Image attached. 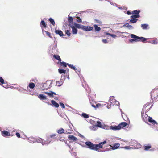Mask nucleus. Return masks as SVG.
Instances as JSON below:
<instances>
[{
  "instance_id": "f257e3e1",
  "label": "nucleus",
  "mask_w": 158,
  "mask_h": 158,
  "mask_svg": "<svg viewBox=\"0 0 158 158\" xmlns=\"http://www.w3.org/2000/svg\"><path fill=\"white\" fill-rule=\"evenodd\" d=\"M131 38H133V39H131L129 40V41L131 43H132L134 41L136 42L139 41V40H141V41L142 42H145L147 40V38L143 37H139L133 34H131Z\"/></svg>"
},
{
  "instance_id": "f03ea898",
  "label": "nucleus",
  "mask_w": 158,
  "mask_h": 158,
  "mask_svg": "<svg viewBox=\"0 0 158 158\" xmlns=\"http://www.w3.org/2000/svg\"><path fill=\"white\" fill-rule=\"evenodd\" d=\"M85 143L89 149L95 150V144H93L90 141L86 142Z\"/></svg>"
},
{
  "instance_id": "7ed1b4c3",
  "label": "nucleus",
  "mask_w": 158,
  "mask_h": 158,
  "mask_svg": "<svg viewBox=\"0 0 158 158\" xmlns=\"http://www.w3.org/2000/svg\"><path fill=\"white\" fill-rule=\"evenodd\" d=\"M52 85V83L50 82L49 81H47L46 83H44L43 84V86L45 89H48L51 87Z\"/></svg>"
},
{
  "instance_id": "20e7f679",
  "label": "nucleus",
  "mask_w": 158,
  "mask_h": 158,
  "mask_svg": "<svg viewBox=\"0 0 158 158\" xmlns=\"http://www.w3.org/2000/svg\"><path fill=\"white\" fill-rule=\"evenodd\" d=\"M102 146L103 144L101 142L99 144H95V150L100 152V151L98 150V149L100 148H102Z\"/></svg>"
},
{
  "instance_id": "39448f33",
  "label": "nucleus",
  "mask_w": 158,
  "mask_h": 158,
  "mask_svg": "<svg viewBox=\"0 0 158 158\" xmlns=\"http://www.w3.org/2000/svg\"><path fill=\"white\" fill-rule=\"evenodd\" d=\"M148 119L149 122L152 123L154 125L155 124L157 125L158 124L157 122L156 121L152 119V117H148Z\"/></svg>"
},
{
  "instance_id": "423d86ee",
  "label": "nucleus",
  "mask_w": 158,
  "mask_h": 158,
  "mask_svg": "<svg viewBox=\"0 0 158 158\" xmlns=\"http://www.w3.org/2000/svg\"><path fill=\"white\" fill-rule=\"evenodd\" d=\"M93 29V27L90 26H84L83 30L87 31H89L92 30Z\"/></svg>"
},
{
  "instance_id": "0eeeda50",
  "label": "nucleus",
  "mask_w": 158,
  "mask_h": 158,
  "mask_svg": "<svg viewBox=\"0 0 158 158\" xmlns=\"http://www.w3.org/2000/svg\"><path fill=\"white\" fill-rule=\"evenodd\" d=\"M44 93L48 95L50 97H54L53 94L56 95V94L53 91H50L49 92H44Z\"/></svg>"
},
{
  "instance_id": "6e6552de",
  "label": "nucleus",
  "mask_w": 158,
  "mask_h": 158,
  "mask_svg": "<svg viewBox=\"0 0 158 158\" xmlns=\"http://www.w3.org/2000/svg\"><path fill=\"white\" fill-rule=\"evenodd\" d=\"M128 124L127 123L125 122H122L121 123L118 125V126L119 127V130L121 128L123 127L126 126H127Z\"/></svg>"
},
{
  "instance_id": "1a4fd4ad",
  "label": "nucleus",
  "mask_w": 158,
  "mask_h": 158,
  "mask_svg": "<svg viewBox=\"0 0 158 158\" xmlns=\"http://www.w3.org/2000/svg\"><path fill=\"white\" fill-rule=\"evenodd\" d=\"M39 98L41 100H46L47 98L46 96L42 94H40L38 96Z\"/></svg>"
},
{
  "instance_id": "9d476101",
  "label": "nucleus",
  "mask_w": 158,
  "mask_h": 158,
  "mask_svg": "<svg viewBox=\"0 0 158 158\" xmlns=\"http://www.w3.org/2000/svg\"><path fill=\"white\" fill-rule=\"evenodd\" d=\"M55 32L56 34L59 35L61 37L63 36L64 35L63 32L60 30H56Z\"/></svg>"
},
{
  "instance_id": "9b49d317",
  "label": "nucleus",
  "mask_w": 158,
  "mask_h": 158,
  "mask_svg": "<svg viewBox=\"0 0 158 158\" xmlns=\"http://www.w3.org/2000/svg\"><path fill=\"white\" fill-rule=\"evenodd\" d=\"M68 138L69 140H73L74 141H76L77 140L76 137L72 135H69L68 136Z\"/></svg>"
},
{
  "instance_id": "f8f14e48",
  "label": "nucleus",
  "mask_w": 158,
  "mask_h": 158,
  "mask_svg": "<svg viewBox=\"0 0 158 158\" xmlns=\"http://www.w3.org/2000/svg\"><path fill=\"white\" fill-rule=\"evenodd\" d=\"M74 26L77 28L78 29H81L82 30L83 29L84 26L83 25H81L77 23H74Z\"/></svg>"
},
{
  "instance_id": "ddd939ff",
  "label": "nucleus",
  "mask_w": 158,
  "mask_h": 158,
  "mask_svg": "<svg viewBox=\"0 0 158 158\" xmlns=\"http://www.w3.org/2000/svg\"><path fill=\"white\" fill-rule=\"evenodd\" d=\"M123 27H127L130 30H132L134 29L133 27L130 25H129L128 23H125L123 25Z\"/></svg>"
},
{
  "instance_id": "4468645a",
  "label": "nucleus",
  "mask_w": 158,
  "mask_h": 158,
  "mask_svg": "<svg viewBox=\"0 0 158 158\" xmlns=\"http://www.w3.org/2000/svg\"><path fill=\"white\" fill-rule=\"evenodd\" d=\"M119 127L118 126H110V130H112L114 131L119 130Z\"/></svg>"
},
{
  "instance_id": "2eb2a0df",
  "label": "nucleus",
  "mask_w": 158,
  "mask_h": 158,
  "mask_svg": "<svg viewBox=\"0 0 158 158\" xmlns=\"http://www.w3.org/2000/svg\"><path fill=\"white\" fill-rule=\"evenodd\" d=\"M51 102L52 103V105L56 108H58L59 106V104L57 103L55 101L53 100L51 101Z\"/></svg>"
},
{
  "instance_id": "dca6fc26",
  "label": "nucleus",
  "mask_w": 158,
  "mask_h": 158,
  "mask_svg": "<svg viewBox=\"0 0 158 158\" xmlns=\"http://www.w3.org/2000/svg\"><path fill=\"white\" fill-rule=\"evenodd\" d=\"M72 33L73 34H76L77 33V28L75 27H72Z\"/></svg>"
},
{
  "instance_id": "f3484780",
  "label": "nucleus",
  "mask_w": 158,
  "mask_h": 158,
  "mask_svg": "<svg viewBox=\"0 0 158 158\" xmlns=\"http://www.w3.org/2000/svg\"><path fill=\"white\" fill-rule=\"evenodd\" d=\"M2 135L4 137L10 135V133L7 131H3L2 132Z\"/></svg>"
},
{
  "instance_id": "a211bd4d",
  "label": "nucleus",
  "mask_w": 158,
  "mask_h": 158,
  "mask_svg": "<svg viewBox=\"0 0 158 158\" xmlns=\"http://www.w3.org/2000/svg\"><path fill=\"white\" fill-rule=\"evenodd\" d=\"M114 100H115L114 99V98L113 96L110 97L109 99V102L111 103V104L114 105Z\"/></svg>"
},
{
  "instance_id": "6ab92c4d",
  "label": "nucleus",
  "mask_w": 158,
  "mask_h": 158,
  "mask_svg": "<svg viewBox=\"0 0 158 158\" xmlns=\"http://www.w3.org/2000/svg\"><path fill=\"white\" fill-rule=\"evenodd\" d=\"M142 118L143 121H145V122H146L147 118L148 117L147 115V114H145V115H143V114L142 113Z\"/></svg>"
},
{
  "instance_id": "aec40b11",
  "label": "nucleus",
  "mask_w": 158,
  "mask_h": 158,
  "mask_svg": "<svg viewBox=\"0 0 158 158\" xmlns=\"http://www.w3.org/2000/svg\"><path fill=\"white\" fill-rule=\"evenodd\" d=\"M148 25L147 24H142L141 25V27L143 30L146 29Z\"/></svg>"
},
{
  "instance_id": "412c9836",
  "label": "nucleus",
  "mask_w": 158,
  "mask_h": 158,
  "mask_svg": "<svg viewBox=\"0 0 158 158\" xmlns=\"http://www.w3.org/2000/svg\"><path fill=\"white\" fill-rule=\"evenodd\" d=\"M140 12V10H135L132 11L131 14L134 15H139Z\"/></svg>"
},
{
  "instance_id": "4be33fe9",
  "label": "nucleus",
  "mask_w": 158,
  "mask_h": 158,
  "mask_svg": "<svg viewBox=\"0 0 158 158\" xmlns=\"http://www.w3.org/2000/svg\"><path fill=\"white\" fill-rule=\"evenodd\" d=\"M53 57L59 61H61V60L60 56L58 55H53Z\"/></svg>"
},
{
  "instance_id": "5701e85b",
  "label": "nucleus",
  "mask_w": 158,
  "mask_h": 158,
  "mask_svg": "<svg viewBox=\"0 0 158 158\" xmlns=\"http://www.w3.org/2000/svg\"><path fill=\"white\" fill-rule=\"evenodd\" d=\"M36 142L38 143H41L43 145L46 144L43 142V140L41 138H39L36 140Z\"/></svg>"
},
{
  "instance_id": "b1692460",
  "label": "nucleus",
  "mask_w": 158,
  "mask_h": 158,
  "mask_svg": "<svg viewBox=\"0 0 158 158\" xmlns=\"http://www.w3.org/2000/svg\"><path fill=\"white\" fill-rule=\"evenodd\" d=\"M94 27L95 30L96 31H98L101 30V28L96 24H94Z\"/></svg>"
},
{
  "instance_id": "393cba45",
  "label": "nucleus",
  "mask_w": 158,
  "mask_h": 158,
  "mask_svg": "<svg viewBox=\"0 0 158 158\" xmlns=\"http://www.w3.org/2000/svg\"><path fill=\"white\" fill-rule=\"evenodd\" d=\"M57 132L59 134L63 133L64 132V130L63 128H60L57 131Z\"/></svg>"
},
{
  "instance_id": "a878e982",
  "label": "nucleus",
  "mask_w": 158,
  "mask_h": 158,
  "mask_svg": "<svg viewBox=\"0 0 158 158\" xmlns=\"http://www.w3.org/2000/svg\"><path fill=\"white\" fill-rule=\"evenodd\" d=\"M58 72L60 74L64 73L65 74L66 72V71L65 70L61 69H58Z\"/></svg>"
},
{
  "instance_id": "bb28decb",
  "label": "nucleus",
  "mask_w": 158,
  "mask_h": 158,
  "mask_svg": "<svg viewBox=\"0 0 158 158\" xmlns=\"http://www.w3.org/2000/svg\"><path fill=\"white\" fill-rule=\"evenodd\" d=\"M119 146V143H116L114 144L113 147H112V149L113 150H115L118 148Z\"/></svg>"
},
{
  "instance_id": "cd10ccee",
  "label": "nucleus",
  "mask_w": 158,
  "mask_h": 158,
  "mask_svg": "<svg viewBox=\"0 0 158 158\" xmlns=\"http://www.w3.org/2000/svg\"><path fill=\"white\" fill-rule=\"evenodd\" d=\"M41 27H42V26L44 27H46L47 26V24L45 22L44 20H42L40 23Z\"/></svg>"
},
{
  "instance_id": "c85d7f7f",
  "label": "nucleus",
  "mask_w": 158,
  "mask_h": 158,
  "mask_svg": "<svg viewBox=\"0 0 158 158\" xmlns=\"http://www.w3.org/2000/svg\"><path fill=\"white\" fill-rule=\"evenodd\" d=\"M60 64L61 66H63L64 67H66L67 66V65H68L69 64L68 63H66L64 62H61L60 61Z\"/></svg>"
},
{
  "instance_id": "c756f323",
  "label": "nucleus",
  "mask_w": 158,
  "mask_h": 158,
  "mask_svg": "<svg viewBox=\"0 0 158 158\" xmlns=\"http://www.w3.org/2000/svg\"><path fill=\"white\" fill-rule=\"evenodd\" d=\"M68 66L69 68L72 69L73 70L75 71H76L77 70V68L73 65L69 64Z\"/></svg>"
},
{
  "instance_id": "7c9ffc66",
  "label": "nucleus",
  "mask_w": 158,
  "mask_h": 158,
  "mask_svg": "<svg viewBox=\"0 0 158 158\" xmlns=\"http://www.w3.org/2000/svg\"><path fill=\"white\" fill-rule=\"evenodd\" d=\"M102 128L104 129L109 130H110V126L105 125L104 126H103Z\"/></svg>"
},
{
  "instance_id": "2f4dec72",
  "label": "nucleus",
  "mask_w": 158,
  "mask_h": 158,
  "mask_svg": "<svg viewBox=\"0 0 158 158\" xmlns=\"http://www.w3.org/2000/svg\"><path fill=\"white\" fill-rule=\"evenodd\" d=\"M35 86V84L33 83H30L28 86L31 89H33L34 88Z\"/></svg>"
},
{
  "instance_id": "473e14b6",
  "label": "nucleus",
  "mask_w": 158,
  "mask_h": 158,
  "mask_svg": "<svg viewBox=\"0 0 158 158\" xmlns=\"http://www.w3.org/2000/svg\"><path fill=\"white\" fill-rule=\"evenodd\" d=\"M50 23L52 25H54L55 24V22L54 20L51 18H50L49 19H48Z\"/></svg>"
},
{
  "instance_id": "72a5a7b5",
  "label": "nucleus",
  "mask_w": 158,
  "mask_h": 158,
  "mask_svg": "<svg viewBox=\"0 0 158 158\" xmlns=\"http://www.w3.org/2000/svg\"><path fill=\"white\" fill-rule=\"evenodd\" d=\"M144 147V150H149V149L151 148V144H149L148 145L145 146Z\"/></svg>"
},
{
  "instance_id": "f704fd0d",
  "label": "nucleus",
  "mask_w": 158,
  "mask_h": 158,
  "mask_svg": "<svg viewBox=\"0 0 158 158\" xmlns=\"http://www.w3.org/2000/svg\"><path fill=\"white\" fill-rule=\"evenodd\" d=\"M54 43L55 44L52 47V49L53 50H56L57 48V42L56 41H54Z\"/></svg>"
},
{
  "instance_id": "c9c22d12",
  "label": "nucleus",
  "mask_w": 158,
  "mask_h": 158,
  "mask_svg": "<svg viewBox=\"0 0 158 158\" xmlns=\"http://www.w3.org/2000/svg\"><path fill=\"white\" fill-rule=\"evenodd\" d=\"M82 116L85 118H87L89 117L88 114L84 113L82 114Z\"/></svg>"
},
{
  "instance_id": "e433bc0d",
  "label": "nucleus",
  "mask_w": 158,
  "mask_h": 158,
  "mask_svg": "<svg viewBox=\"0 0 158 158\" xmlns=\"http://www.w3.org/2000/svg\"><path fill=\"white\" fill-rule=\"evenodd\" d=\"M106 34L107 35H109L113 38H115L116 37V35L115 34H111L107 32H106Z\"/></svg>"
},
{
  "instance_id": "4c0bfd02",
  "label": "nucleus",
  "mask_w": 158,
  "mask_h": 158,
  "mask_svg": "<svg viewBox=\"0 0 158 158\" xmlns=\"http://www.w3.org/2000/svg\"><path fill=\"white\" fill-rule=\"evenodd\" d=\"M97 127L102 128V123L101 122L99 121H98L97 122V124L96 125Z\"/></svg>"
},
{
  "instance_id": "58836bf2",
  "label": "nucleus",
  "mask_w": 158,
  "mask_h": 158,
  "mask_svg": "<svg viewBox=\"0 0 158 158\" xmlns=\"http://www.w3.org/2000/svg\"><path fill=\"white\" fill-rule=\"evenodd\" d=\"M138 19H132L130 20L129 22L132 23H135L138 21Z\"/></svg>"
},
{
  "instance_id": "ea45409f",
  "label": "nucleus",
  "mask_w": 158,
  "mask_h": 158,
  "mask_svg": "<svg viewBox=\"0 0 158 158\" xmlns=\"http://www.w3.org/2000/svg\"><path fill=\"white\" fill-rule=\"evenodd\" d=\"M63 83L62 81L60 82V81H56V85L59 86H60L63 84Z\"/></svg>"
},
{
  "instance_id": "a19ab883",
  "label": "nucleus",
  "mask_w": 158,
  "mask_h": 158,
  "mask_svg": "<svg viewBox=\"0 0 158 158\" xmlns=\"http://www.w3.org/2000/svg\"><path fill=\"white\" fill-rule=\"evenodd\" d=\"M66 34L68 36H70L71 34V33L69 32V31L67 30L65 31Z\"/></svg>"
},
{
  "instance_id": "79ce46f5",
  "label": "nucleus",
  "mask_w": 158,
  "mask_h": 158,
  "mask_svg": "<svg viewBox=\"0 0 158 158\" xmlns=\"http://www.w3.org/2000/svg\"><path fill=\"white\" fill-rule=\"evenodd\" d=\"M76 18L77 19L76 20L77 22L78 23H80L81 22V19L79 17L77 16Z\"/></svg>"
},
{
  "instance_id": "37998d69",
  "label": "nucleus",
  "mask_w": 158,
  "mask_h": 158,
  "mask_svg": "<svg viewBox=\"0 0 158 158\" xmlns=\"http://www.w3.org/2000/svg\"><path fill=\"white\" fill-rule=\"evenodd\" d=\"M68 20L69 22H73V18L72 17L70 16L68 18Z\"/></svg>"
},
{
  "instance_id": "c03bdc74",
  "label": "nucleus",
  "mask_w": 158,
  "mask_h": 158,
  "mask_svg": "<svg viewBox=\"0 0 158 158\" xmlns=\"http://www.w3.org/2000/svg\"><path fill=\"white\" fill-rule=\"evenodd\" d=\"M114 105L118 106L119 105V102L118 101H116V100H114Z\"/></svg>"
},
{
  "instance_id": "a18cd8bd",
  "label": "nucleus",
  "mask_w": 158,
  "mask_h": 158,
  "mask_svg": "<svg viewBox=\"0 0 158 158\" xmlns=\"http://www.w3.org/2000/svg\"><path fill=\"white\" fill-rule=\"evenodd\" d=\"M151 43L154 44H158V40H154L152 41Z\"/></svg>"
},
{
  "instance_id": "49530a36",
  "label": "nucleus",
  "mask_w": 158,
  "mask_h": 158,
  "mask_svg": "<svg viewBox=\"0 0 158 158\" xmlns=\"http://www.w3.org/2000/svg\"><path fill=\"white\" fill-rule=\"evenodd\" d=\"M0 82L2 84H3L4 83V79L1 77H0Z\"/></svg>"
},
{
  "instance_id": "de8ad7c7",
  "label": "nucleus",
  "mask_w": 158,
  "mask_h": 158,
  "mask_svg": "<svg viewBox=\"0 0 158 158\" xmlns=\"http://www.w3.org/2000/svg\"><path fill=\"white\" fill-rule=\"evenodd\" d=\"M95 21L97 23H99V24H101L102 23V21L100 20L95 19Z\"/></svg>"
},
{
  "instance_id": "09e8293b",
  "label": "nucleus",
  "mask_w": 158,
  "mask_h": 158,
  "mask_svg": "<svg viewBox=\"0 0 158 158\" xmlns=\"http://www.w3.org/2000/svg\"><path fill=\"white\" fill-rule=\"evenodd\" d=\"M97 128V127L96 125H94L92 127V129L93 130H95Z\"/></svg>"
},
{
  "instance_id": "8fccbe9b",
  "label": "nucleus",
  "mask_w": 158,
  "mask_h": 158,
  "mask_svg": "<svg viewBox=\"0 0 158 158\" xmlns=\"http://www.w3.org/2000/svg\"><path fill=\"white\" fill-rule=\"evenodd\" d=\"M60 106L62 107L63 108H65V106H64V104L63 103H62V102H60Z\"/></svg>"
},
{
  "instance_id": "3c124183",
  "label": "nucleus",
  "mask_w": 158,
  "mask_h": 158,
  "mask_svg": "<svg viewBox=\"0 0 158 158\" xmlns=\"http://www.w3.org/2000/svg\"><path fill=\"white\" fill-rule=\"evenodd\" d=\"M45 32L47 35L49 37H51V34L49 32L46 31H45Z\"/></svg>"
},
{
  "instance_id": "603ef678",
  "label": "nucleus",
  "mask_w": 158,
  "mask_h": 158,
  "mask_svg": "<svg viewBox=\"0 0 158 158\" xmlns=\"http://www.w3.org/2000/svg\"><path fill=\"white\" fill-rule=\"evenodd\" d=\"M69 26L71 28H72V27L75 26L74 25V26L73 25V22H69Z\"/></svg>"
},
{
  "instance_id": "864d4df0",
  "label": "nucleus",
  "mask_w": 158,
  "mask_h": 158,
  "mask_svg": "<svg viewBox=\"0 0 158 158\" xmlns=\"http://www.w3.org/2000/svg\"><path fill=\"white\" fill-rule=\"evenodd\" d=\"M16 136L18 137V138H20V134L19 133H18V132H17L16 134Z\"/></svg>"
},
{
  "instance_id": "5fc2aeb1",
  "label": "nucleus",
  "mask_w": 158,
  "mask_h": 158,
  "mask_svg": "<svg viewBox=\"0 0 158 158\" xmlns=\"http://www.w3.org/2000/svg\"><path fill=\"white\" fill-rule=\"evenodd\" d=\"M131 18L132 19H137L136 18H135V15H132V16H131Z\"/></svg>"
},
{
  "instance_id": "6e6d98bb",
  "label": "nucleus",
  "mask_w": 158,
  "mask_h": 158,
  "mask_svg": "<svg viewBox=\"0 0 158 158\" xmlns=\"http://www.w3.org/2000/svg\"><path fill=\"white\" fill-rule=\"evenodd\" d=\"M102 41L104 43H107V41L106 39L103 40Z\"/></svg>"
},
{
  "instance_id": "4d7b16f0",
  "label": "nucleus",
  "mask_w": 158,
  "mask_h": 158,
  "mask_svg": "<svg viewBox=\"0 0 158 158\" xmlns=\"http://www.w3.org/2000/svg\"><path fill=\"white\" fill-rule=\"evenodd\" d=\"M124 148L126 149H129L130 148L129 146H125Z\"/></svg>"
},
{
  "instance_id": "13d9d810",
  "label": "nucleus",
  "mask_w": 158,
  "mask_h": 158,
  "mask_svg": "<svg viewBox=\"0 0 158 158\" xmlns=\"http://www.w3.org/2000/svg\"><path fill=\"white\" fill-rule=\"evenodd\" d=\"M101 143L103 145L106 143V140H105L103 142H101Z\"/></svg>"
},
{
  "instance_id": "bf43d9fd",
  "label": "nucleus",
  "mask_w": 158,
  "mask_h": 158,
  "mask_svg": "<svg viewBox=\"0 0 158 158\" xmlns=\"http://www.w3.org/2000/svg\"><path fill=\"white\" fill-rule=\"evenodd\" d=\"M135 18H138L140 17V15H135Z\"/></svg>"
},
{
  "instance_id": "052dcab7",
  "label": "nucleus",
  "mask_w": 158,
  "mask_h": 158,
  "mask_svg": "<svg viewBox=\"0 0 158 158\" xmlns=\"http://www.w3.org/2000/svg\"><path fill=\"white\" fill-rule=\"evenodd\" d=\"M56 135V134H53V135H50V137L51 138H52L53 137H54V136H55Z\"/></svg>"
},
{
  "instance_id": "680f3d73",
  "label": "nucleus",
  "mask_w": 158,
  "mask_h": 158,
  "mask_svg": "<svg viewBox=\"0 0 158 158\" xmlns=\"http://www.w3.org/2000/svg\"><path fill=\"white\" fill-rule=\"evenodd\" d=\"M67 146L69 148L71 149V151L73 150V148H72L71 147V146L69 144H67Z\"/></svg>"
},
{
  "instance_id": "e2e57ef3",
  "label": "nucleus",
  "mask_w": 158,
  "mask_h": 158,
  "mask_svg": "<svg viewBox=\"0 0 158 158\" xmlns=\"http://www.w3.org/2000/svg\"><path fill=\"white\" fill-rule=\"evenodd\" d=\"M127 14L128 15H130V14H131V12L130 11H127Z\"/></svg>"
},
{
  "instance_id": "0e129e2a",
  "label": "nucleus",
  "mask_w": 158,
  "mask_h": 158,
  "mask_svg": "<svg viewBox=\"0 0 158 158\" xmlns=\"http://www.w3.org/2000/svg\"><path fill=\"white\" fill-rule=\"evenodd\" d=\"M110 4L111 5H113L114 6H115V5H116V3H112V2H110Z\"/></svg>"
},
{
  "instance_id": "69168bd1",
  "label": "nucleus",
  "mask_w": 158,
  "mask_h": 158,
  "mask_svg": "<svg viewBox=\"0 0 158 158\" xmlns=\"http://www.w3.org/2000/svg\"><path fill=\"white\" fill-rule=\"evenodd\" d=\"M91 106H92L93 107H94V108H95L96 107V106H95V105H94V104H92L91 105Z\"/></svg>"
},
{
  "instance_id": "338daca9",
  "label": "nucleus",
  "mask_w": 158,
  "mask_h": 158,
  "mask_svg": "<svg viewBox=\"0 0 158 158\" xmlns=\"http://www.w3.org/2000/svg\"><path fill=\"white\" fill-rule=\"evenodd\" d=\"M118 9H120V10H122L123 9V8L122 7H118Z\"/></svg>"
},
{
  "instance_id": "774afa93",
  "label": "nucleus",
  "mask_w": 158,
  "mask_h": 158,
  "mask_svg": "<svg viewBox=\"0 0 158 158\" xmlns=\"http://www.w3.org/2000/svg\"><path fill=\"white\" fill-rule=\"evenodd\" d=\"M81 135V137H83V136L82 135Z\"/></svg>"
}]
</instances>
